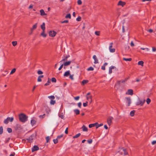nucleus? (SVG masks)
I'll return each mask as SVG.
<instances>
[{"mask_svg":"<svg viewBox=\"0 0 156 156\" xmlns=\"http://www.w3.org/2000/svg\"><path fill=\"white\" fill-rule=\"evenodd\" d=\"M68 22H69L68 20H65L63 21H61V23H68Z\"/></svg>","mask_w":156,"mask_h":156,"instance_id":"6e6d98bb","label":"nucleus"},{"mask_svg":"<svg viewBox=\"0 0 156 156\" xmlns=\"http://www.w3.org/2000/svg\"><path fill=\"white\" fill-rule=\"evenodd\" d=\"M48 34L50 36L54 37L55 36L56 32L54 31H49Z\"/></svg>","mask_w":156,"mask_h":156,"instance_id":"423d86ee","label":"nucleus"},{"mask_svg":"<svg viewBox=\"0 0 156 156\" xmlns=\"http://www.w3.org/2000/svg\"><path fill=\"white\" fill-rule=\"evenodd\" d=\"M44 32L45 31L43 30V31L41 33V35L43 37H45L47 36V35L44 33Z\"/></svg>","mask_w":156,"mask_h":156,"instance_id":"393cba45","label":"nucleus"},{"mask_svg":"<svg viewBox=\"0 0 156 156\" xmlns=\"http://www.w3.org/2000/svg\"><path fill=\"white\" fill-rule=\"evenodd\" d=\"M41 27L43 30L45 31V23H43L41 25Z\"/></svg>","mask_w":156,"mask_h":156,"instance_id":"dca6fc26","label":"nucleus"},{"mask_svg":"<svg viewBox=\"0 0 156 156\" xmlns=\"http://www.w3.org/2000/svg\"><path fill=\"white\" fill-rule=\"evenodd\" d=\"M93 58L94 59V63L95 64H97L98 63V59L97 58L96 56L95 55H94L93 56Z\"/></svg>","mask_w":156,"mask_h":156,"instance_id":"ddd939ff","label":"nucleus"},{"mask_svg":"<svg viewBox=\"0 0 156 156\" xmlns=\"http://www.w3.org/2000/svg\"><path fill=\"white\" fill-rule=\"evenodd\" d=\"M110 45L109 47V49L110 51V52H115V49L114 48H112V47L113 43H110Z\"/></svg>","mask_w":156,"mask_h":156,"instance_id":"0eeeda50","label":"nucleus"},{"mask_svg":"<svg viewBox=\"0 0 156 156\" xmlns=\"http://www.w3.org/2000/svg\"><path fill=\"white\" fill-rule=\"evenodd\" d=\"M151 101V100L150 98H148L147 99L146 102L147 104H150V103Z\"/></svg>","mask_w":156,"mask_h":156,"instance_id":"58836bf2","label":"nucleus"},{"mask_svg":"<svg viewBox=\"0 0 156 156\" xmlns=\"http://www.w3.org/2000/svg\"><path fill=\"white\" fill-rule=\"evenodd\" d=\"M36 121L34 119H32L31 121V124L32 126L36 124Z\"/></svg>","mask_w":156,"mask_h":156,"instance_id":"4be33fe9","label":"nucleus"},{"mask_svg":"<svg viewBox=\"0 0 156 156\" xmlns=\"http://www.w3.org/2000/svg\"><path fill=\"white\" fill-rule=\"evenodd\" d=\"M126 94H128L132 95L133 94V91L132 89H129L128 90L127 92L126 93Z\"/></svg>","mask_w":156,"mask_h":156,"instance_id":"9b49d317","label":"nucleus"},{"mask_svg":"<svg viewBox=\"0 0 156 156\" xmlns=\"http://www.w3.org/2000/svg\"><path fill=\"white\" fill-rule=\"evenodd\" d=\"M51 80L52 82H53L55 83L56 82V80L54 77L52 78H51Z\"/></svg>","mask_w":156,"mask_h":156,"instance_id":"c03bdc74","label":"nucleus"},{"mask_svg":"<svg viewBox=\"0 0 156 156\" xmlns=\"http://www.w3.org/2000/svg\"><path fill=\"white\" fill-rule=\"evenodd\" d=\"M44 76L43 75H40L39 76L37 79L38 82H41L42 81L41 78L43 77Z\"/></svg>","mask_w":156,"mask_h":156,"instance_id":"aec40b11","label":"nucleus"},{"mask_svg":"<svg viewBox=\"0 0 156 156\" xmlns=\"http://www.w3.org/2000/svg\"><path fill=\"white\" fill-rule=\"evenodd\" d=\"M103 125V123H101L100 124H98H98H97V126H96V129H97L99 127Z\"/></svg>","mask_w":156,"mask_h":156,"instance_id":"79ce46f5","label":"nucleus"},{"mask_svg":"<svg viewBox=\"0 0 156 156\" xmlns=\"http://www.w3.org/2000/svg\"><path fill=\"white\" fill-rule=\"evenodd\" d=\"M50 83H51L50 79L49 78H48V81H47V83L45 84L44 86H47Z\"/></svg>","mask_w":156,"mask_h":156,"instance_id":"c85d7f7f","label":"nucleus"},{"mask_svg":"<svg viewBox=\"0 0 156 156\" xmlns=\"http://www.w3.org/2000/svg\"><path fill=\"white\" fill-rule=\"evenodd\" d=\"M81 18L80 16H79L77 18H76V20H77L78 21H80L81 20Z\"/></svg>","mask_w":156,"mask_h":156,"instance_id":"3c124183","label":"nucleus"},{"mask_svg":"<svg viewBox=\"0 0 156 156\" xmlns=\"http://www.w3.org/2000/svg\"><path fill=\"white\" fill-rule=\"evenodd\" d=\"M45 115V114H44L43 115H39V117L40 118H44V116Z\"/></svg>","mask_w":156,"mask_h":156,"instance_id":"13d9d810","label":"nucleus"},{"mask_svg":"<svg viewBox=\"0 0 156 156\" xmlns=\"http://www.w3.org/2000/svg\"><path fill=\"white\" fill-rule=\"evenodd\" d=\"M65 18H69V19H70L71 18V16L70 14H68L65 17Z\"/></svg>","mask_w":156,"mask_h":156,"instance_id":"37998d69","label":"nucleus"},{"mask_svg":"<svg viewBox=\"0 0 156 156\" xmlns=\"http://www.w3.org/2000/svg\"><path fill=\"white\" fill-rule=\"evenodd\" d=\"M39 149L38 147L36 145H34L32 148V151L33 152L34 151L38 150Z\"/></svg>","mask_w":156,"mask_h":156,"instance_id":"9d476101","label":"nucleus"},{"mask_svg":"<svg viewBox=\"0 0 156 156\" xmlns=\"http://www.w3.org/2000/svg\"><path fill=\"white\" fill-rule=\"evenodd\" d=\"M135 112V110H133L131 111L130 113V116H133L134 115Z\"/></svg>","mask_w":156,"mask_h":156,"instance_id":"c756f323","label":"nucleus"},{"mask_svg":"<svg viewBox=\"0 0 156 156\" xmlns=\"http://www.w3.org/2000/svg\"><path fill=\"white\" fill-rule=\"evenodd\" d=\"M7 119H8V120L9 121H10V122H12L13 121L14 119V118L13 117H8L7 118Z\"/></svg>","mask_w":156,"mask_h":156,"instance_id":"7c9ffc66","label":"nucleus"},{"mask_svg":"<svg viewBox=\"0 0 156 156\" xmlns=\"http://www.w3.org/2000/svg\"><path fill=\"white\" fill-rule=\"evenodd\" d=\"M15 155V153L14 152H13L12 154L9 155V156H14Z\"/></svg>","mask_w":156,"mask_h":156,"instance_id":"774afa93","label":"nucleus"},{"mask_svg":"<svg viewBox=\"0 0 156 156\" xmlns=\"http://www.w3.org/2000/svg\"><path fill=\"white\" fill-rule=\"evenodd\" d=\"M78 105V106L80 108H81V105H82V104H81V103L80 102H79L77 104Z\"/></svg>","mask_w":156,"mask_h":156,"instance_id":"680f3d73","label":"nucleus"},{"mask_svg":"<svg viewBox=\"0 0 156 156\" xmlns=\"http://www.w3.org/2000/svg\"><path fill=\"white\" fill-rule=\"evenodd\" d=\"M16 69L15 68L13 69L11 71V72L10 73V74H13L16 72Z\"/></svg>","mask_w":156,"mask_h":156,"instance_id":"e433bc0d","label":"nucleus"},{"mask_svg":"<svg viewBox=\"0 0 156 156\" xmlns=\"http://www.w3.org/2000/svg\"><path fill=\"white\" fill-rule=\"evenodd\" d=\"M115 68V67L114 66H112L109 68V74H111L112 73V69Z\"/></svg>","mask_w":156,"mask_h":156,"instance_id":"2eb2a0df","label":"nucleus"},{"mask_svg":"<svg viewBox=\"0 0 156 156\" xmlns=\"http://www.w3.org/2000/svg\"><path fill=\"white\" fill-rule=\"evenodd\" d=\"M59 116L60 117L61 119H63L64 117V116L63 113H62L59 115Z\"/></svg>","mask_w":156,"mask_h":156,"instance_id":"c9c22d12","label":"nucleus"},{"mask_svg":"<svg viewBox=\"0 0 156 156\" xmlns=\"http://www.w3.org/2000/svg\"><path fill=\"white\" fill-rule=\"evenodd\" d=\"M71 62V61H69L68 62H65L63 64L64 66H67L69 65Z\"/></svg>","mask_w":156,"mask_h":156,"instance_id":"5701e85b","label":"nucleus"},{"mask_svg":"<svg viewBox=\"0 0 156 156\" xmlns=\"http://www.w3.org/2000/svg\"><path fill=\"white\" fill-rule=\"evenodd\" d=\"M50 137L49 136H48L46 137V142L47 143L48 142L49 140H50Z\"/></svg>","mask_w":156,"mask_h":156,"instance_id":"09e8293b","label":"nucleus"},{"mask_svg":"<svg viewBox=\"0 0 156 156\" xmlns=\"http://www.w3.org/2000/svg\"><path fill=\"white\" fill-rule=\"evenodd\" d=\"M7 131L9 133H11L12 131V129L9 128H8L7 129Z\"/></svg>","mask_w":156,"mask_h":156,"instance_id":"a18cd8bd","label":"nucleus"},{"mask_svg":"<svg viewBox=\"0 0 156 156\" xmlns=\"http://www.w3.org/2000/svg\"><path fill=\"white\" fill-rule=\"evenodd\" d=\"M79 98H80V97L79 96L74 97V99L76 100H78L79 99Z\"/></svg>","mask_w":156,"mask_h":156,"instance_id":"e2e57ef3","label":"nucleus"},{"mask_svg":"<svg viewBox=\"0 0 156 156\" xmlns=\"http://www.w3.org/2000/svg\"><path fill=\"white\" fill-rule=\"evenodd\" d=\"M64 65V64H62L61 66H60V67L58 69V70H61L62 68L63 67V66Z\"/></svg>","mask_w":156,"mask_h":156,"instance_id":"0e129e2a","label":"nucleus"},{"mask_svg":"<svg viewBox=\"0 0 156 156\" xmlns=\"http://www.w3.org/2000/svg\"><path fill=\"white\" fill-rule=\"evenodd\" d=\"M88 81L87 80H83L82 82V85H84L87 83Z\"/></svg>","mask_w":156,"mask_h":156,"instance_id":"a878e982","label":"nucleus"},{"mask_svg":"<svg viewBox=\"0 0 156 156\" xmlns=\"http://www.w3.org/2000/svg\"><path fill=\"white\" fill-rule=\"evenodd\" d=\"M86 97L87 100L89 101L90 103H91L92 102V96L90 95V93H87L86 94Z\"/></svg>","mask_w":156,"mask_h":156,"instance_id":"7ed1b4c3","label":"nucleus"},{"mask_svg":"<svg viewBox=\"0 0 156 156\" xmlns=\"http://www.w3.org/2000/svg\"><path fill=\"white\" fill-rule=\"evenodd\" d=\"M82 2L81 0H78L77 1V4L79 5H81Z\"/></svg>","mask_w":156,"mask_h":156,"instance_id":"864d4df0","label":"nucleus"},{"mask_svg":"<svg viewBox=\"0 0 156 156\" xmlns=\"http://www.w3.org/2000/svg\"><path fill=\"white\" fill-rule=\"evenodd\" d=\"M46 112L47 113H48V114H49V113L51 112L50 109V108L49 107H46Z\"/></svg>","mask_w":156,"mask_h":156,"instance_id":"bb28decb","label":"nucleus"},{"mask_svg":"<svg viewBox=\"0 0 156 156\" xmlns=\"http://www.w3.org/2000/svg\"><path fill=\"white\" fill-rule=\"evenodd\" d=\"M63 136V134H61L59 136H57V138L58 139H60Z\"/></svg>","mask_w":156,"mask_h":156,"instance_id":"052dcab7","label":"nucleus"},{"mask_svg":"<svg viewBox=\"0 0 156 156\" xmlns=\"http://www.w3.org/2000/svg\"><path fill=\"white\" fill-rule=\"evenodd\" d=\"M53 141L54 144H56L58 143V139L57 138L56 139H54L53 140Z\"/></svg>","mask_w":156,"mask_h":156,"instance_id":"de8ad7c7","label":"nucleus"},{"mask_svg":"<svg viewBox=\"0 0 156 156\" xmlns=\"http://www.w3.org/2000/svg\"><path fill=\"white\" fill-rule=\"evenodd\" d=\"M70 74V71H68L66 72L64 74V76H67L69 75Z\"/></svg>","mask_w":156,"mask_h":156,"instance_id":"6ab92c4d","label":"nucleus"},{"mask_svg":"<svg viewBox=\"0 0 156 156\" xmlns=\"http://www.w3.org/2000/svg\"><path fill=\"white\" fill-rule=\"evenodd\" d=\"M151 144L153 145L155 144H156V140L153 141L152 142Z\"/></svg>","mask_w":156,"mask_h":156,"instance_id":"338daca9","label":"nucleus"},{"mask_svg":"<svg viewBox=\"0 0 156 156\" xmlns=\"http://www.w3.org/2000/svg\"><path fill=\"white\" fill-rule=\"evenodd\" d=\"M37 27V23H36L34 25L32 28L31 29V31H32L33 30L35 29Z\"/></svg>","mask_w":156,"mask_h":156,"instance_id":"412c9836","label":"nucleus"},{"mask_svg":"<svg viewBox=\"0 0 156 156\" xmlns=\"http://www.w3.org/2000/svg\"><path fill=\"white\" fill-rule=\"evenodd\" d=\"M95 34L96 35L98 36H99L100 34V33L99 31H96L95 32Z\"/></svg>","mask_w":156,"mask_h":156,"instance_id":"5fc2aeb1","label":"nucleus"},{"mask_svg":"<svg viewBox=\"0 0 156 156\" xmlns=\"http://www.w3.org/2000/svg\"><path fill=\"white\" fill-rule=\"evenodd\" d=\"M74 112L76 115H79L80 114V111L78 109H74Z\"/></svg>","mask_w":156,"mask_h":156,"instance_id":"b1692460","label":"nucleus"},{"mask_svg":"<svg viewBox=\"0 0 156 156\" xmlns=\"http://www.w3.org/2000/svg\"><path fill=\"white\" fill-rule=\"evenodd\" d=\"M40 14L41 16H44L46 15L43 9H41L40 11Z\"/></svg>","mask_w":156,"mask_h":156,"instance_id":"f3484780","label":"nucleus"},{"mask_svg":"<svg viewBox=\"0 0 156 156\" xmlns=\"http://www.w3.org/2000/svg\"><path fill=\"white\" fill-rule=\"evenodd\" d=\"M138 64L139 65L143 66H144V62L142 61H139L138 62Z\"/></svg>","mask_w":156,"mask_h":156,"instance_id":"cd10ccee","label":"nucleus"},{"mask_svg":"<svg viewBox=\"0 0 156 156\" xmlns=\"http://www.w3.org/2000/svg\"><path fill=\"white\" fill-rule=\"evenodd\" d=\"M126 100V102L127 103L128 106H129L131 103V100L130 98L126 97L125 98Z\"/></svg>","mask_w":156,"mask_h":156,"instance_id":"6e6552de","label":"nucleus"},{"mask_svg":"<svg viewBox=\"0 0 156 156\" xmlns=\"http://www.w3.org/2000/svg\"><path fill=\"white\" fill-rule=\"evenodd\" d=\"M88 102L86 101V103H83V105L84 107H86L87 106Z\"/></svg>","mask_w":156,"mask_h":156,"instance_id":"603ef678","label":"nucleus"},{"mask_svg":"<svg viewBox=\"0 0 156 156\" xmlns=\"http://www.w3.org/2000/svg\"><path fill=\"white\" fill-rule=\"evenodd\" d=\"M87 70L88 71H93L94 70V68L92 67H90L87 69Z\"/></svg>","mask_w":156,"mask_h":156,"instance_id":"49530a36","label":"nucleus"},{"mask_svg":"<svg viewBox=\"0 0 156 156\" xmlns=\"http://www.w3.org/2000/svg\"><path fill=\"white\" fill-rule=\"evenodd\" d=\"M123 59L126 61H131L132 60L131 58H123Z\"/></svg>","mask_w":156,"mask_h":156,"instance_id":"2f4dec72","label":"nucleus"},{"mask_svg":"<svg viewBox=\"0 0 156 156\" xmlns=\"http://www.w3.org/2000/svg\"><path fill=\"white\" fill-rule=\"evenodd\" d=\"M3 127L2 126H1L0 127V134H2L3 133Z\"/></svg>","mask_w":156,"mask_h":156,"instance_id":"72a5a7b5","label":"nucleus"},{"mask_svg":"<svg viewBox=\"0 0 156 156\" xmlns=\"http://www.w3.org/2000/svg\"><path fill=\"white\" fill-rule=\"evenodd\" d=\"M126 2H123L121 1H120L118 3V5H121L122 7H123L124 5H126Z\"/></svg>","mask_w":156,"mask_h":156,"instance_id":"1a4fd4ad","label":"nucleus"},{"mask_svg":"<svg viewBox=\"0 0 156 156\" xmlns=\"http://www.w3.org/2000/svg\"><path fill=\"white\" fill-rule=\"evenodd\" d=\"M37 73L38 74H41L43 73V72L40 70H38Z\"/></svg>","mask_w":156,"mask_h":156,"instance_id":"4d7b16f0","label":"nucleus"},{"mask_svg":"<svg viewBox=\"0 0 156 156\" xmlns=\"http://www.w3.org/2000/svg\"><path fill=\"white\" fill-rule=\"evenodd\" d=\"M48 98L49 99H51L52 100H53V99H55V97L54 96L51 95L48 96Z\"/></svg>","mask_w":156,"mask_h":156,"instance_id":"ea45409f","label":"nucleus"},{"mask_svg":"<svg viewBox=\"0 0 156 156\" xmlns=\"http://www.w3.org/2000/svg\"><path fill=\"white\" fill-rule=\"evenodd\" d=\"M113 119V117L110 116L108 117L107 119V122L108 124L110 126L112 123V120Z\"/></svg>","mask_w":156,"mask_h":156,"instance_id":"39448f33","label":"nucleus"},{"mask_svg":"<svg viewBox=\"0 0 156 156\" xmlns=\"http://www.w3.org/2000/svg\"><path fill=\"white\" fill-rule=\"evenodd\" d=\"M145 100H142L140 99L139 98H138L137 101L136 103V105H140L141 106H143L144 103H145Z\"/></svg>","mask_w":156,"mask_h":156,"instance_id":"f03ea898","label":"nucleus"},{"mask_svg":"<svg viewBox=\"0 0 156 156\" xmlns=\"http://www.w3.org/2000/svg\"><path fill=\"white\" fill-rule=\"evenodd\" d=\"M12 45L15 46H16L17 44V42L16 41H13L12 42Z\"/></svg>","mask_w":156,"mask_h":156,"instance_id":"4c0bfd02","label":"nucleus"},{"mask_svg":"<svg viewBox=\"0 0 156 156\" xmlns=\"http://www.w3.org/2000/svg\"><path fill=\"white\" fill-rule=\"evenodd\" d=\"M83 130V131L87 132L88 131L87 128L84 125H83L82 127Z\"/></svg>","mask_w":156,"mask_h":156,"instance_id":"a211bd4d","label":"nucleus"},{"mask_svg":"<svg viewBox=\"0 0 156 156\" xmlns=\"http://www.w3.org/2000/svg\"><path fill=\"white\" fill-rule=\"evenodd\" d=\"M73 76H74V75L73 74V75H70V76H69V78L72 80H74V78H73Z\"/></svg>","mask_w":156,"mask_h":156,"instance_id":"8fccbe9b","label":"nucleus"},{"mask_svg":"<svg viewBox=\"0 0 156 156\" xmlns=\"http://www.w3.org/2000/svg\"><path fill=\"white\" fill-rule=\"evenodd\" d=\"M98 124V123L96 122L93 124H90L89 125V127L90 128H92L93 127H94L97 126V124Z\"/></svg>","mask_w":156,"mask_h":156,"instance_id":"4468645a","label":"nucleus"},{"mask_svg":"<svg viewBox=\"0 0 156 156\" xmlns=\"http://www.w3.org/2000/svg\"><path fill=\"white\" fill-rule=\"evenodd\" d=\"M36 138L35 135L33 134L29 137L26 139L27 140L29 141L30 142H32L33 140Z\"/></svg>","mask_w":156,"mask_h":156,"instance_id":"20e7f679","label":"nucleus"},{"mask_svg":"<svg viewBox=\"0 0 156 156\" xmlns=\"http://www.w3.org/2000/svg\"><path fill=\"white\" fill-rule=\"evenodd\" d=\"M130 45L132 47H133L134 46V44L133 43V41H132L130 43Z\"/></svg>","mask_w":156,"mask_h":156,"instance_id":"69168bd1","label":"nucleus"},{"mask_svg":"<svg viewBox=\"0 0 156 156\" xmlns=\"http://www.w3.org/2000/svg\"><path fill=\"white\" fill-rule=\"evenodd\" d=\"M122 151L121 152V153H122V154H123L125 155L127 154L128 152L126 151V149L122 148Z\"/></svg>","mask_w":156,"mask_h":156,"instance_id":"f8f14e48","label":"nucleus"},{"mask_svg":"<svg viewBox=\"0 0 156 156\" xmlns=\"http://www.w3.org/2000/svg\"><path fill=\"white\" fill-rule=\"evenodd\" d=\"M88 143L89 144H91L92 142V139L88 140H87Z\"/></svg>","mask_w":156,"mask_h":156,"instance_id":"bf43d9fd","label":"nucleus"},{"mask_svg":"<svg viewBox=\"0 0 156 156\" xmlns=\"http://www.w3.org/2000/svg\"><path fill=\"white\" fill-rule=\"evenodd\" d=\"M81 135V134L80 133H78L77 134H76L75 136H73V138H76L79 137Z\"/></svg>","mask_w":156,"mask_h":156,"instance_id":"473e14b6","label":"nucleus"},{"mask_svg":"<svg viewBox=\"0 0 156 156\" xmlns=\"http://www.w3.org/2000/svg\"><path fill=\"white\" fill-rule=\"evenodd\" d=\"M55 103V101L52 100H51L50 102V104L51 105H54Z\"/></svg>","mask_w":156,"mask_h":156,"instance_id":"f704fd0d","label":"nucleus"},{"mask_svg":"<svg viewBox=\"0 0 156 156\" xmlns=\"http://www.w3.org/2000/svg\"><path fill=\"white\" fill-rule=\"evenodd\" d=\"M8 119L6 118L4 121V123L5 124H7L9 123Z\"/></svg>","mask_w":156,"mask_h":156,"instance_id":"a19ab883","label":"nucleus"},{"mask_svg":"<svg viewBox=\"0 0 156 156\" xmlns=\"http://www.w3.org/2000/svg\"><path fill=\"white\" fill-rule=\"evenodd\" d=\"M28 117L23 113H21L19 115V119L20 121L24 122L27 120Z\"/></svg>","mask_w":156,"mask_h":156,"instance_id":"f257e3e1","label":"nucleus"}]
</instances>
